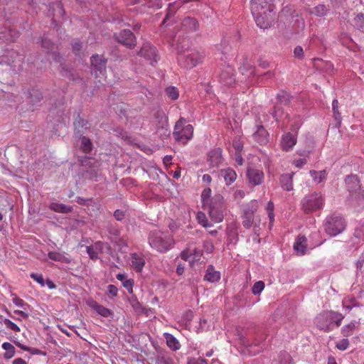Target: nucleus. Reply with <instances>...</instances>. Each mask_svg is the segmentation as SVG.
<instances>
[{
	"instance_id": "nucleus-13",
	"label": "nucleus",
	"mask_w": 364,
	"mask_h": 364,
	"mask_svg": "<svg viewBox=\"0 0 364 364\" xmlns=\"http://www.w3.org/2000/svg\"><path fill=\"white\" fill-rule=\"evenodd\" d=\"M138 55L149 60L151 65H153L154 63H156L159 60L156 48L149 43L143 44L140 50L138 52Z\"/></svg>"
},
{
	"instance_id": "nucleus-39",
	"label": "nucleus",
	"mask_w": 364,
	"mask_h": 364,
	"mask_svg": "<svg viewBox=\"0 0 364 364\" xmlns=\"http://www.w3.org/2000/svg\"><path fill=\"white\" fill-rule=\"evenodd\" d=\"M220 81L226 86H231L235 82L232 76H228V73H223L220 76Z\"/></svg>"
},
{
	"instance_id": "nucleus-33",
	"label": "nucleus",
	"mask_w": 364,
	"mask_h": 364,
	"mask_svg": "<svg viewBox=\"0 0 364 364\" xmlns=\"http://www.w3.org/2000/svg\"><path fill=\"white\" fill-rule=\"evenodd\" d=\"M223 176L227 184L233 183L237 178V174L235 171L230 168L224 171Z\"/></svg>"
},
{
	"instance_id": "nucleus-9",
	"label": "nucleus",
	"mask_w": 364,
	"mask_h": 364,
	"mask_svg": "<svg viewBox=\"0 0 364 364\" xmlns=\"http://www.w3.org/2000/svg\"><path fill=\"white\" fill-rule=\"evenodd\" d=\"M332 311H323L315 318L317 328L324 332H329L333 329Z\"/></svg>"
},
{
	"instance_id": "nucleus-24",
	"label": "nucleus",
	"mask_w": 364,
	"mask_h": 364,
	"mask_svg": "<svg viewBox=\"0 0 364 364\" xmlns=\"http://www.w3.org/2000/svg\"><path fill=\"white\" fill-rule=\"evenodd\" d=\"M164 336L166 339L167 346L173 350H177L181 348L178 340L171 333H165Z\"/></svg>"
},
{
	"instance_id": "nucleus-20",
	"label": "nucleus",
	"mask_w": 364,
	"mask_h": 364,
	"mask_svg": "<svg viewBox=\"0 0 364 364\" xmlns=\"http://www.w3.org/2000/svg\"><path fill=\"white\" fill-rule=\"evenodd\" d=\"M131 259L132 267L136 272H141L145 265L144 257L137 253H133L132 254Z\"/></svg>"
},
{
	"instance_id": "nucleus-36",
	"label": "nucleus",
	"mask_w": 364,
	"mask_h": 364,
	"mask_svg": "<svg viewBox=\"0 0 364 364\" xmlns=\"http://www.w3.org/2000/svg\"><path fill=\"white\" fill-rule=\"evenodd\" d=\"M196 218L198 223L205 228H211L213 226V224L208 222L205 213L202 212L198 213Z\"/></svg>"
},
{
	"instance_id": "nucleus-49",
	"label": "nucleus",
	"mask_w": 364,
	"mask_h": 364,
	"mask_svg": "<svg viewBox=\"0 0 364 364\" xmlns=\"http://www.w3.org/2000/svg\"><path fill=\"white\" fill-rule=\"evenodd\" d=\"M349 346V341L347 338H343L336 343V348L340 350H345Z\"/></svg>"
},
{
	"instance_id": "nucleus-35",
	"label": "nucleus",
	"mask_w": 364,
	"mask_h": 364,
	"mask_svg": "<svg viewBox=\"0 0 364 364\" xmlns=\"http://www.w3.org/2000/svg\"><path fill=\"white\" fill-rule=\"evenodd\" d=\"M81 149L85 154L90 153L92 150V143L91 140L83 136L81 140Z\"/></svg>"
},
{
	"instance_id": "nucleus-47",
	"label": "nucleus",
	"mask_w": 364,
	"mask_h": 364,
	"mask_svg": "<svg viewBox=\"0 0 364 364\" xmlns=\"http://www.w3.org/2000/svg\"><path fill=\"white\" fill-rule=\"evenodd\" d=\"M181 257L185 261H188L191 265L193 264V260L191 259L192 252L188 249H186L181 252Z\"/></svg>"
},
{
	"instance_id": "nucleus-7",
	"label": "nucleus",
	"mask_w": 364,
	"mask_h": 364,
	"mask_svg": "<svg viewBox=\"0 0 364 364\" xmlns=\"http://www.w3.org/2000/svg\"><path fill=\"white\" fill-rule=\"evenodd\" d=\"M223 197L215 196L213 203L208 205L204 210L208 212L209 216L215 223H220L223 219Z\"/></svg>"
},
{
	"instance_id": "nucleus-38",
	"label": "nucleus",
	"mask_w": 364,
	"mask_h": 364,
	"mask_svg": "<svg viewBox=\"0 0 364 364\" xmlns=\"http://www.w3.org/2000/svg\"><path fill=\"white\" fill-rule=\"evenodd\" d=\"M274 205L272 201H269L266 206V210L268 214V218L269 219V225L272 226L273 225L274 220Z\"/></svg>"
},
{
	"instance_id": "nucleus-58",
	"label": "nucleus",
	"mask_w": 364,
	"mask_h": 364,
	"mask_svg": "<svg viewBox=\"0 0 364 364\" xmlns=\"http://www.w3.org/2000/svg\"><path fill=\"white\" fill-rule=\"evenodd\" d=\"M306 159H299L296 160H294L293 161V164L297 167V168H301L303 166H304L306 164Z\"/></svg>"
},
{
	"instance_id": "nucleus-28",
	"label": "nucleus",
	"mask_w": 364,
	"mask_h": 364,
	"mask_svg": "<svg viewBox=\"0 0 364 364\" xmlns=\"http://www.w3.org/2000/svg\"><path fill=\"white\" fill-rule=\"evenodd\" d=\"M211 189L210 188H205L201 194V200L203 208L212 203H213L214 198H211Z\"/></svg>"
},
{
	"instance_id": "nucleus-40",
	"label": "nucleus",
	"mask_w": 364,
	"mask_h": 364,
	"mask_svg": "<svg viewBox=\"0 0 364 364\" xmlns=\"http://www.w3.org/2000/svg\"><path fill=\"white\" fill-rule=\"evenodd\" d=\"M232 146L235 152H242L244 148V142L242 141L241 137H235L232 141Z\"/></svg>"
},
{
	"instance_id": "nucleus-6",
	"label": "nucleus",
	"mask_w": 364,
	"mask_h": 364,
	"mask_svg": "<svg viewBox=\"0 0 364 364\" xmlns=\"http://www.w3.org/2000/svg\"><path fill=\"white\" fill-rule=\"evenodd\" d=\"M205 56L203 51L193 48L187 50V53L181 56L179 60L182 61L184 67L192 68L202 63Z\"/></svg>"
},
{
	"instance_id": "nucleus-12",
	"label": "nucleus",
	"mask_w": 364,
	"mask_h": 364,
	"mask_svg": "<svg viewBox=\"0 0 364 364\" xmlns=\"http://www.w3.org/2000/svg\"><path fill=\"white\" fill-rule=\"evenodd\" d=\"M247 177L251 185L259 186L264 181V175L260 168L249 166L247 169Z\"/></svg>"
},
{
	"instance_id": "nucleus-55",
	"label": "nucleus",
	"mask_w": 364,
	"mask_h": 364,
	"mask_svg": "<svg viewBox=\"0 0 364 364\" xmlns=\"http://www.w3.org/2000/svg\"><path fill=\"white\" fill-rule=\"evenodd\" d=\"M192 252V260H193V263L196 261H198L200 259V257L203 255L202 252L200 250H198L196 249L191 251Z\"/></svg>"
},
{
	"instance_id": "nucleus-43",
	"label": "nucleus",
	"mask_w": 364,
	"mask_h": 364,
	"mask_svg": "<svg viewBox=\"0 0 364 364\" xmlns=\"http://www.w3.org/2000/svg\"><path fill=\"white\" fill-rule=\"evenodd\" d=\"M2 322L7 328L11 329L16 333L20 332V328L11 320L8 318H4L2 320Z\"/></svg>"
},
{
	"instance_id": "nucleus-62",
	"label": "nucleus",
	"mask_w": 364,
	"mask_h": 364,
	"mask_svg": "<svg viewBox=\"0 0 364 364\" xmlns=\"http://www.w3.org/2000/svg\"><path fill=\"white\" fill-rule=\"evenodd\" d=\"M82 48V44L80 42L76 41L73 43V51L77 54Z\"/></svg>"
},
{
	"instance_id": "nucleus-5",
	"label": "nucleus",
	"mask_w": 364,
	"mask_h": 364,
	"mask_svg": "<svg viewBox=\"0 0 364 364\" xmlns=\"http://www.w3.org/2000/svg\"><path fill=\"white\" fill-rule=\"evenodd\" d=\"M345 220L340 215L333 214L326 218L324 223L326 232L331 236H336L346 228Z\"/></svg>"
},
{
	"instance_id": "nucleus-50",
	"label": "nucleus",
	"mask_w": 364,
	"mask_h": 364,
	"mask_svg": "<svg viewBox=\"0 0 364 364\" xmlns=\"http://www.w3.org/2000/svg\"><path fill=\"white\" fill-rule=\"evenodd\" d=\"M30 277L36 282H38L41 287L45 285V280L42 274L31 273Z\"/></svg>"
},
{
	"instance_id": "nucleus-61",
	"label": "nucleus",
	"mask_w": 364,
	"mask_h": 364,
	"mask_svg": "<svg viewBox=\"0 0 364 364\" xmlns=\"http://www.w3.org/2000/svg\"><path fill=\"white\" fill-rule=\"evenodd\" d=\"M114 216L117 220H122L124 217V213L121 210H116Z\"/></svg>"
},
{
	"instance_id": "nucleus-57",
	"label": "nucleus",
	"mask_w": 364,
	"mask_h": 364,
	"mask_svg": "<svg viewBox=\"0 0 364 364\" xmlns=\"http://www.w3.org/2000/svg\"><path fill=\"white\" fill-rule=\"evenodd\" d=\"M235 160L237 165L242 166L243 164L244 160L242 156V152L235 153Z\"/></svg>"
},
{
	"instance_id": "nucleus-22",
	"label": "nucleus",
	"mask_w": 364,
	"mask_h": 364,
	"mask_svg": "<svg viewBox=\"0 0 364 364\" xmlns=\"http://www.w3.org/2000/svg\"><path fill=\"white\" fill-rule=\"evenodd\" d=\"M294 173L282 174L280 177V183L284 190L290 191L293 190V177Z\"/></svg>"
},
{
	"instance_id": "nucleus-63",
	"label": "nucleus",
	"mask_w": 364,
	"mask_h": 364,
	"mask_svg": "<svg viewBox=\"0 0 364 364\" xmlns=\"http://www.w3.org/2000/svg\"><path fill=\"white\" fill-rule=\"evenodd\" d=\"M194 364H208V363L207 360L198 358L195 360Z\"/></svg>"
},
{
	"instance_id": "nucleus-3",
	"label": "nucleus",
	"mask_w": 364,
	"mask_h": 364,
	"mask_svg": "<svg viewBox=\"0 0 364 364\" xmlns=\"http://www.w3.org/2000/svg\"><path fill=\"white\" fill-rule=\"evenodd\" d=\"M324 198L321 192H314L305 196L301 200V209L306 214L320 210L324 205Z\"/></svg>"
},
{
	"instance_id": "nucleus-16",
	"label": "nucleus",
	"mask_w": 364,
	"mask_h": 364,
	"mask_svg": "<svg viewBox=\"0 0 364 364\" xmlns=\"http://www.w3.org/2000/svg\"><path fill=\"white\" fill-rule=\"evenodd\" d=\"M223 150L220 148H216L209 151L208 161L210 166H219L223 161Z\"/></svg>"
},
{
	"instance_id": "nucleus-21",
	"label": "nucleus",
	"mask_w": 364,
	"mask_h": 364,
	"mask_svg": "<svg viewBox=\"0 0 364 364\" xmlns=\"http://www.w3.org/2000/svg\"><path fill=\"white\" fill-rule=\"evenodd\" d=\"M204 279L209 282H216L220 279V273L215 269L213 265H209L204 276Z\"/></svg>"
},
{
	"instance_id": "nucleus-18",
	"label": "nucleus",
	"mask_w": 364,
	"mask_h": 364,
	"mask_svg": "<svg viewBox=\"0 0 364 364\" xmlns=\"http://www.w3.org/2000/svg\"><path fill=\"white\" fill-rule=\"evenodd\" d=\"M307 247V239L304 235H299L294 244V250L300 255L305 254Z\"/></svg>"
},
{
	"instance_id": "nucleus-44",
	"label": "nucleus",
	"mask_w": 364,
	"mask_h": 364,
	"mask_svg": "<svg viewBox=\"0 0 364 364\" xmlns=\"http://www.w3.org/2000/svg\"><path fill=\"white\" fill-rule=\"evenodd\" d=\"M12 301L16 306L22 308L23 310H27L29 307L27 303L16 296L13 298Z\"/></svg>"
},
{
	"instance_id": "nucleus-8",
	"label": "nucleus",
	"mask_w": 364,
	"mask_h": 364,
	"mask_svg": "<svg viewBox=\"0 0 364 364\" xmlns=\"http://www.w3.org/2000/svg\"><path fill=\"white\" fill-rule=\"evenodd\" d=\"M259 207L257 200H252L244 206L242 214V225L246 228H250L255 221V214Z\"/></svg>"
},
{
	"instance_id": "nucleus-10",
	"label": "nucleus",
	"mask_w": 364,
	"mask_h": 364,
	"mask_svg": "<svg viewBox=\"0 0 364 364\" xmlns=\"http://www.w3.org/2000/svg\"><path fill=\"white\" fill-rule=\"evenodd\" d=\"M106 64L107 60L103 55H94L91 58L92 71L96 77H102L106 78Z\"/></svg>"
},
{
	"instance_id": "nucleus-17",
	"label": "nucleus",
	"mask_w": 364,
	"mask_h": 364,
	"mask_svg": "<svg viewBox=\"0 0 364 364\" xmlns=\"http://www.w3.org/2000/svg\"><path fill=\"white\" fill-rule=\"evenodd\" d=\"M199 28L198 21L193 17H186L181 23V28L185 32L191 33L198 31Z\"/></svg>"
},
{
	"instance_id": "nucleus-45",
	"label": "nucleus",
	"mask_w": 364,
	"mask_h": 364,
	"mask_svg": "<svg viewBox=\"0 0 364 364\" xmlns=\"http://www.w3.org/2000/svg\"><path fill=\"white\" fill-rule=\"evenodd\" d=\"M264 288V283L262 281H259L254 284L252 288V291L255 295L259 294L262 291Z\"/></svg>"
},
{
	"instance_id": "nucleus-59",
	"label": "nucleus",
	"mask_w": 364,
	"mask_h": 364,
	"mask_svg": "<svg viewBox=\"0 0 364 364\" xmlns=\"http://www.w3.org/2000/svg\"><path fill=\"white\" fill-rule=\"evenodd\" d=\"M204 249L208 253L212 252L214 249L213 242L211 241H205L204 243Z\"/></svg>"
},
{
	"instance_id": "nucleus-64",
	"label": "nucleus",
	"mask_w": 364,
	"mask_h": 364,
	"mask_svg": "<svg viewBox=\"0 0 364 364\" xmlns=\"http://www.w3.org/2000/svg\"><path fill=\"white\" fill-rule=\"evenodd\" d=\"M13 364H27V363L23 359L18 358L13 361Z\"/></svg>"
},
{
	"instance_id": "nucleus-42",
	"label": "nucleus",
	"mask_w": 364,
	"mask_h": 364,
	"mask_svg": "<svg viewBox=\"0 0 364 364\" xmlns=\"http://www.w3.org/2000/svg\"><path fill=\"white\" fill-rule=\"evenodd\" d=\"M188 41L186 39H183L180 41L178 39V42L176 43V49L178 53H183L186 51L188 48Z\"/></svg>"
},
{
	"instance_id": "nucleus-52",
	"label": "nucleus",
	"mask_w": 364,
	"mask_h": 364,
	"mask_svg": "<svg viewBox=\"0 0 364 364\" xmlns=\"http://www.w3.org/2000/svg\"><path fill=\"white\" fill-rule=\"evenodd\" d=\"M282 114L283 111L281 105L279 104H277V105L274 107L273 117L276 119L277 121H278L279 119L282 117Z\"/></svg>"
},
{
	"instance_id": "nucleus-11",
	"label": "nucleus",
	"mask_w": 364,
	"mask_h": 364,
	"mask_svg": "<svg viewBox=\"0 0 364 364\" xmlns=\"http://www.w3.org/2000/svg\"><path fill=\"white\" fill-rule=\"evenodd\" d=\"M115 38L119 43L129 48L136 46V37L130 30L124 29L115 33Z\"/></svg>"
},
{
	"instance_id": "nucleus-25",
	"label": "nucleus",
	"mask_w": 364,
	"mask_h": 364,
	"mask_svg": "<svg viewBox=\"0 0 364 364\" xmlns=\"http://www.w3.org/2000/svg\"><path fill=\"white\" fill-rule=\"evenodd\" d=\"M309 173H310L311 176L312 177L314 182L316 183V184H319V183L323 182L326 179V177H327V173L325 170L318 171H315V170H311V171H310Z\"/></svg>"
},
{
	"instance_id": "nucleus-29",
	"label": "nucleus",
	"mask_w": 364,
	"mask_h": 364,
	"mask_svg": "<svg viewBox=\"0 0 364 364\" xmlns=\"http://www.w3.org/2000/svg\"><path fill=\"white\" fill-rule=\"evenodd\" d=\"M48 257L53 260L64 263H70V259L66 257L63 253L58 252H49L48 254Z\"/></svg>"
},
{
	"instance_id": "nucleus-26",
	"label": "nucleus",
	"mask_w": 364,
	"mask_h": 364,
	"mask_svg": "<svg viewBox=\"0 0 364 364\" xmlns=\"http://www.w3.org/2000/svg\"><path fill=\"white\" fill-rule=\"evenodd\" d=\"M240 70L242 75H247V76H250L254 75L255 69L252 65V63L248 59H245L242 65L240 68Z\"/></svg>"
},
{
	"instance_id": "nucleus-31",
	"label": "nucleus",
	"mask_w": 364,
	"mask_h": 364,
	"mask_svg": "<svg viewBox=\"0 0 364 364\" xmlns=\"http://www.w3.org/2000/svg\"><path fill=\"white\" fill-rule=\"evenodd\" d=\"M2 348L6 350V353L4 355V358L10 359L15 355L16 349L11 343L5 342L2 344Z\"/></svg>"
},
{
	"instance_id": "nucleus-15",
	"label": "nucleus",
	"mask_w": 364,
	"mask_h": 364,
	"mask_svg": "<svg viewBox=\"0 0 364 364\" xmlns=\"http://www.w3.org/2000/svg\"><path fill=\"white\" fill-rule=\"evenodd\" d=\"M296 144V137L294 134L287 132L282 135L280 145L283 151H290Z\"/></svg>"
},
{
	"instance_id": "nucleus-51",
	"label": "nucleus",
	"mask_w": 364,
	"mask_h": 364,
	"mask_svg": "<svg viewBox=\"0 0 364 364\" xmlns=\"http://www.w3.org/2000/svg\"><path fill=\"white\" fill-rule=\"evenodd\" d=\"M160 122L162 124L161 129L165 130L164 134L166 136H168L169 134H170V132L167 129V127H168V119H167V117L164 114H161V122Z\"/></svg>"
},
{
	"instance_id": "nucleus-60",
	"label": "nucleus",
	"mask_w": 364,
	"mask_h": 364,
	"mask_svg": "<svg viewBox=\"0 0 364 364\" xmlns=\"http://www.w3.org/2000/svg\"><path fill=\"white\" fill-rule=\"evenodd\" d=\"M14 314L19 315L23 318H28L29 316V314L27 312V310H15L14 311Z\"/></svg>"
},
{
	"instance_id": "nucleus-32",
	"label": "nucleus",
	"mask_w": 364,
	"mask_h": 364,
	"mask_svg": "<svg viewBox=\"0 0 364 364\" xmlns=\"http://www.w3.org/2000/svg\"><path fill=\"white\" fill-rule=\"evenodd\" d=\"M101 245L100 242H97L94 246H87V252L92 260H96L98 259V249Z\"/></svg>"
},
{
	"instance_id": "nucleus-54",
	"label": "nucleus",
	"mask_w": 364,
	"mask_h": 364,
	"mask_svg": "<svg viewBox=\"0 0 364 364\" xmlns=\"http://www.w3.org/2000/svg\"><path fill=\"white\" fill-rule=\"evenodd\" d=\"M294 54L295 57L299 59H303L304 54L302 47L299 46L295 47L294 50Z\"/></svg>"
},
{
	"instance_id": "nucleus-53",
	"label": "nucleus",
	"mask_w": 364,
	"mask_h": 364,
	"mask_svg": "<svg viewBox=\"0 0 364 364\" xmlns=\"http://www.w3.org/2000/svg\"><path fill=\"white\" fill-rule=\"evenodd\" d=\"M133 285L134 280L133 279H127L123 282V287L129 292L132 293L133 291Z\"/></svg>"
},
{
	"instance_id": "nucleus-27",
	"label": "nucleus",
	"mask_w": 364,
	"mask_h": 364,
	"mask_svg": "<svg viewBox=\"0 0 364 364\" xmlns=\"http://www.w3.org/2000/svg\"><path fill=\"white\" fill-rule=\"evenodd\" d=\"M328 9L323 4H318L309 9V13L318 17H323L327 14Z\"/></svg>"
},
{
	"instance_id": "nucleus-48",
	"label": "nucleus",
	"mask_w": 364,
	"mask_h": 364,
	"mask_svg": "<svg viewBox=\"0 0 364 364\" xmlns=\"http://www.w3.org/2000/svg\"><path fill=\"white\" fill-rule=\"evenodd\" d=\"M338 100L335 99L333 100L332 107L335 118L336 120L341 121V113L338 111Z\"/></svg>"
},
{
	"instance_id": "nucleus-37",
	"label": "nucleus",
	"mask_w": 364,
	"mask_h": 364,
	"mask_svg": "<svg viewBox=\"0 0 364 364\" xmlns=\"http://www.w3.org/2000/svg\"><path fill=\"white\" fill-rule=\"evenodd\" d=\"M165 93L166 96L172 100H176L178 98L179 92L176 87H168L166 89Z\"/></svg>"
},
{
	"instance_id": "nucleus-46",
	"label": "nucleus",
	"mask_w": 364,
	"mask_h": 364,
	"mask_svg": "<svg viewBox=\"0 0 364 364\" xmlns=\"http://www.w3.org/2000/svg\"><path fill=\"white\" fill-rule=\"evenodd\" d=\"M332 314L333 323H334L336 327H339L344 316L341 314L335 311H332Z\"/></svg>"
},
{
	"instance_id": "nucleus-56",
	"label": "nucleus",
	"mask_w": 364,
	"mask_h": 364,
	"mask_svg": "<svg viewBox=\"0 0 364 364\" xmlns=\"http://www.w3.org/2000/svg\"><path fill=\"white\" fill-rule=\"evenodd\" d=\"M108 292L112 296L115 297L118 294V289L113 284H109L107 287Z\"/></svg>"
},
{
	"instance_id": "nucleus-19",
	"label": "nucleus",
	"mask_w": 364,
	"mask_h": 364,
	"mask_svg": "<svg viewBox=\"0 0 364 364\" xmlns=\"http://www.w3.org/2000/svg\"><path fill=\"white\" fill-rule=\"evenodd\" d=\"M345 182L348 191L351 193L357 192L360 188V181L355 175L348 176L345 179Z\"/></svg>"
},
{
	"instance_id": "nucleus-14",
	"label": "nucleus",
	"mask_w": 364,
	"mask_h": 364,
	"mask_svg": "<svg viewBox=\"0 0 364 364\" xmlns=\"http://www.w3.org/2000/svg\"><path fill=\"white\" fill-rule=\"evenodd\" d=\"M253 139L260 145H265L269 141V133L262 125H257L252 134Z\"/></svg>"
},
{
	"instance_id": "nucleus-23",
	"label": "nucleus",
	"mask_w": 364,
	"mask_h": 364,
	"mask_svg": "<svg viewBox=\"0 0 364 364\" xmlns=\"http://www.w3.org/2000/svg\"><path fill=\"white\" fill-rule=\"evenodd\" d=\"M360 323L358 321H351L344 325L341 328V333L344 337H348L353 335L354 331L358 327Z\"/></svg>"
},
{
	"instance_id": "nucleus-34",
	"label": "nucleus",
	"mask_w": 364,
	"mask_h": 364,
	"mask_svg": "<svg viewBox=\"0 0 364 364\" xmlns=\"http://www.w3.org/2000/svg\"><path fill=\"white\" fill-rule=\"evenodd\" d=\"M93 309L96 311V312L104 317H109L113 314L110 309L97 304H95L93 306Z\"/></svg>"
},
{
	"instance_id": "nucleus-4",
	"label": "nucleus",
	"mask_w": 364,
	"mask_h": 364,
	"mask_svg": "<svg viewBox=\"0 0 364 364\" xmlns=\"http://www.w3.org/2000/svg\"><path fill=\"white\" fill-rule=\"evenodd\" d=\"M173 135L176 141L185 144L193 137V127L191 124H187L186 119L181 117L175 124Z\"/></svg>"
},
{
	"instance_id": "nucleus-1",
	"label": "nucleus",
	"mask_w": 364,
	"mask_h": 364,
	"mask_svg": "<svg viewBox=\"0 0 364 364\" xmlns=\"http://www.w3.org/2000/svg\"><path fill=\"white\" fill-rule=\"evenodd\" d=\"M274 6L271 0H252L251 11L255 23L261 28H267L272 19Z\"/></svg>"
},
{
	"instance_id": "nucleus-2",
	"label": "nucleus",
	"mask_w": 364,
	"mask_h": 364,
	"mask_svg": "<svg viewBox=\"0 0 364 364\" xmlns=\"http://www.w3.org/2000/svg\"><path fill=\"white\" fill-rule=\"evenodd\" d=\"M149 243L156 251L164 252L173 246L174 240L168 232L152 231L149 236Z\"/></svg>"
},
{
	"instance_id": "nucleus-41",
	"label": "nucleus",
	"mask_w": 364,
	"mask_h": 364,
	"mask_svg": "<svg viewBox=\"0 0 364 364\" xmlns=\"http://www.w3.org/2000/svg\"><path fill=\"white\" fill-rule=\"evenodd\" d=\"M148 8L159 9L162 6L161 0H144V5Z\"/></svg>"
},
{
	"instance_id": "nucleus-30",
	"label": "nucleus",
	"mask_w": 364,
	"mask_h": 364,
	"mask_svg": "<svg viewBox=\"0 0 364 364\" xmlns=\"http://www.w3.org/2000/svg\"><path fill=\"white\" fill-rule=\"evenodd\" d=\"M50 208L57 213H68L71 212L72 208L66 206L63 203H52L50 205Z\"/></svg>"
}]
</instances>
